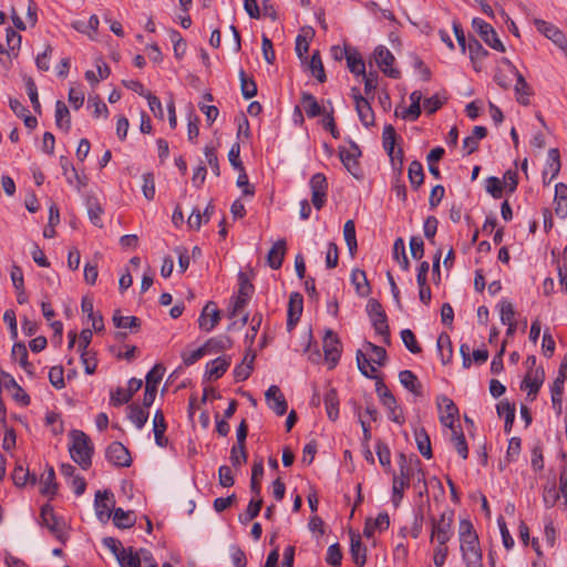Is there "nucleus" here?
<instances>
[{
	"label": "nucleus",
	"mask_w": 567,
	"mask_h": 567,
	"mask_svg": "<svg viewBox=\"0 0 567 567\" xmlns=\"http://www.w3.org/2000/svg\"><path fill=\"white\" fill-rule=\"evenodd\" d=\"M458 536L463 559L467 567H483L482 550L478 536L468 519H461Z\"/></svg>",
	"instance_id": "1"
},
{
	"label": "nucleus",
	"mask_w": 567,
	"mask_h": 567,
	"mask_svg": "<svg viewBox=\"0 0 567 567\" xmlns=\"http://www.w3.org/2000/svg\"><path fill=\"white\" fill-rule=\"evenodd\" d=\"M69 437V452L72 460L83 470H87L92 464V455L94 452L91 439L80 430H72Z\"/></svg>",
	"instance_id": "2"
},
{
	"label": "nucleus",
	"mask_w": 567,
	"mask_h": 567,
	"mask_svg": "<svg viewBox=\"0 0 567 567\" xmlns=\"http://www.w3.org/2000/svg\"><path fill=\"white\" fill-rule=\"evenodd\" d=\"M431 543L447 544L454 535V512L444 511L439 517H430Z\"/></svg>",
	"instance_id": "3"
},
{
	"label": "nucleus",
	"mask_w": 567,
	"mask_h": 567,
	"mask_svg": "<svg viewBox=\"0 0 567 567\" xmlns=\"http://www.w3.org/2000/svg\"><path fill=\"white\" fill-rule=\"evenodd\" d=\"M367 312L370 320L375 329V332L380 334L386 342L390 337L386 315L377 299H370L367 303Z\"/></svg>",
	"instance_id": "4"
},
{
	"label": "nucleus",
	"mask_w": 567,
	"mask_h": 567,
	"mask_svg": "<svg viewBox=\"0 0 567 567\" xmlns=\"http://www.w3.org/2000/svg\"><path fill=\"white\" fill-rule=\"evenodd\" d=\"M361 156V150L353 142L350 141V150L339 147V157L347 171L357 179L362 178V171L358 158Z\"/></svg>",
	"instance_id": "5"
},
{
	"label": "nucleus",
	"mask_w": 567,
	"mask_h": 567,
	"mask_svg": "<svg viewBox=\"0 0 567 567\" xmlns=\"http://www.w3.org/2000/svg\"><path fill=\"white\" fill-rule=\"evenodd\" d=\"M473 29L478 33L481 39L492 49L498 52H505V47L499 40L495 29L481 18H474L472 21Z\"/></svg>",
	"instance_id": "6"
},
{
	"label": "nucleus",
	"mask_w": 567,
	"mask_h": 567,
	"mask_svg": "<svg viewBox=\"0 0 567 567\" xmlns=\"http://www.w3.org/2000/svg\"><path fill=\"white\" fill-rule=\"evenodd\" d=\"M309 185L311 189V203L316 209L320 210L327 202V177L322 173H317L310 178Z\"/></svg>",
	"instance_id": "7"
},
{
	"label": "nucleus",
	"mask_w": 567,
	"mask_h": 567,
	"mask_svg": "<svg viewBox=\"0 0 567 567\" xmlns=\"http://www.w3.org/2000/svg\"><path fill=\"white\" fill-rule=\"evenodd\" d=\"M373 55L378 66L385 75L391 79H399L401 76V72L398 69L392 68L395 58L386 47H377Z\"/></svg>",
	"instance_id": "8"
},
{
	"label": "nucleus",
	"mask_w": 567,
	"mask_h": 567,
	"mask_svg": "<svg viewBox=\"0 0 567 567\" xmlns=\"http://www.w3.org/2000/svg\"><path fill=\"white\" fill-rule=\"evenodd\" d=\"M351 94L354 100L355 111L361 123L365 127H370L374 125V112L371 107L370 101L368 97L361 95L360 90L358 87L351 89Z\"/></svg>",
	"instance_id": "9"
},
{
	"label": "nucleus",
	"mask_w": 567,
	"mask_h": 567,
	"mask_svg": "<svg viewBox=\"0 0 567 567\" xmlns=\"http://www.w3.org/2000/svg\"><path fill=\"white\" fill-rule=\"evenodd\" d=\"M436 403L440 410V422L442 425L449 427L450 430L455 429L456 426L454 423L458 417L457 406L446 395L439 396Z\"/></svg>",
	"instance_id": "10"
},
{
	"label": "nucleus",
	"mask_w": 567,
	"mask_h": 567,
	"mask_svg": "<svg viewBox=\"0 0 567 567\" xmlns=\"http://www.w3.org/2000/svg\"><path fill=\"white\" fill-rule=\"evenodd\" d=\"M114 503V495L112 492L107 489L96 492L94 507L96 516L101 522H107L111 518Z\"/></svg>",
	"instance_id": "11"
},
{
	"label": "nucleus",
	"mask_w": 567,
	"mask_h": 567,
	"mask_svg": "<svg viewBox=\"0 0 567 567\" xmlns=\"http://www.w3.org/2000/svg\"><path fill=\"white\" fill-rule=\"evenodd\" d=\"M503 63H505L509 68L512 74L516 78L515 93L517 95V102L525 106L528 105L529 96L532 95V89L529 84L526 82L525 78L519 73L516 66L508 59L504 58Z\"/></svg>",
	"instance_id": "12"
},
{
	"label": "nucleus",
	"mask_w": 567,
	"mask_h": 567,
	"mask_svg": "<svg viewBox=\"0 0 567 567\" xmlns=\"http://www.w3.org/2000/svg\"><path fill=\"white\" fill-rule=\"evenodd\" d=\"M220 319L221 316L217 305L213 301H209L205 305L200 312L198 318V327L202 331L210 332L219 323Z\"/></svg>",
	"instance_id": "13"
},
{
	"label": "nucleus",
	"mask_w": 567,
	"mask_h": 567,
	"mask_svg": "<svg viewBox=\"0 0 567 567\" xmlns=\"http://www.w3.org/2000/svg\"><path fill=\"white\" fill-rule=\"evenodd\" d=\"M324 359L329 364V369H333L341 355L340 341L336 333L328 330L323 338Z\"/></svg>",
	"instance_id": "14"
},
{
	"label": "nucleus",
	"mask_w": 567,
	"mask_h": 567,
	"mask_svg": "<svg viewBox=\"0 0 567 567\" xmlns=\"http://www.w3.org/2000/svg\"><path fill=\"white\" fill-rule=\"evenodd\" d=\"M105 456L115 466L127 467L132 463L128 450L120 442L111 443L106 449Z\"/></svg>",
	"instance_id": "15"
},
{
	"label": "nucleus",
	"mask_w": 567,
	"mask_h": 567,
	"mask_svg": "<svg viewBox=\"0 0 567 567\" xmlns=\"http://www.w3.org/2000/svg\"><path fill=\"white\" fill-rule=\"evenodd\" d=\"M42 524L60 540H63L64 522L58 518L50 505H43L41 508Z\"/></svg>",
	"instance_id": "16"
},
{
	"label": "nucleus",
	"mask_w": 567,
	"mask_h": 567,
	"mask_svg": "<svg viewBox=\"0 0 567 567\" xmlns=\"http://www.w3.org/2000/svg\"><path fill=\"white\" fill-rule=\"evenodd\" d=\"M545 380V371L543 368H536L535 370L527 371L520 388L527 390V395L534 400Z\"/></svg>",
	"instance_id": "17"
},
{
	"label": "nucleus",
	"mask_w": 567,
	"mask_h": 567,
	"mask_svg": "<svg viewBox=\"0 0 567 567\" xmlns=\"http://www.w3.org/2000/svg\"><path fill=\"white\" fill-rule=\"evenodd\" d=\"M266 402L268 406L277 414L284 415L287 412L288 404L281 393L279 386L270 385L265 393Z\"/></svg>",
	"instance_id": "18"
},
{
	"label": "nucleus",
	"mask_w": 567,
	"mask_h": 567,
	"mask_svg": "<svg viewBox=\"0 0 567 567\" xmlns=\"http://www.w3.org/2000/svg\"><path fill=\"white\" fill-rule=\"evenodd\" d=\"M534 24L538 32L549 39L555 45H561L566 40L565 33L555 24L542 19H535Z\"/></svg>",
	"instance_id": "19"
},
{
	"label": "nucleus",
	"mask_w": 567,
	"mask_h": 567,
	"mask_svg": "<svg viewBox=\"0 0 567 567\" xmlns=\"http://www.w3.org/2000/svg\"><path fill=\"white\" fill-rule=\"evenodd\" d=\"M303 310V298L300 293L293 292L289 297L287 328L291 331L299 321Z\"/></svg>",
	"instance_id": "20"
},
{
	"label": "nucleus",
	"mask_w": 567,
	"mask_h": 567,
	"mask_svg": "<svg viewBox=\"0 0 567 567\" xmlns=\"http://www.w3.org/2000/svg\"><path fill=\"white\" fill-rule=\"evenodd\" d=\"M410 484V474L409 470L405 468L403 463L400 464V476L393 477V496L392 502L395 507H398L403 498V492Z\"/></svg>",
	"instance_id": "21"
},
{
	"label": "nucleus",
	"mask_w": 567,
	"mask_h": 567,
	"mask_svg": "<svg viewBox=\"0 0 567 567\" xmlns=\"http://www.w3.org/2000/svg\"><path fill=\"white\" fill-rule=\"evenodd\" d=\"M254 291V286H240L237 296H234L229 301V316H237L244 307L247 305L248 300L251 298Z\"/></svg>",
	"instance_id": "22"
},
{
	"label": "nucleus",
	"mask_w": 567,
	"mask_h": 567,
	"mask_svg": "<svg viewBox=\"0 0 567 567\" xmlns=\"http://www.w3.org/2000/svg\"><path fill=\"white\" fill-rule=\"evenodd\" d=\"M390 526V518L386 513H380L377 518H368L363 528V535L372 537L375 532H383Z\"/></svg>",
	"instance_id": "23"
},
{
	"label": "nucleus",
	"mask_w": 567,
	"mask_h": 567,
	"mask_svg": "<svg viewBox=\"0 0 567 567\" xmlns=\"http://www.w3.org/2000/svg\"><path fill=\"white\" fill-rule=\"evenodd\" d=\"M142 549H134L133 547H126L120 551V556L116 559L121 567H142Z\"/></svg>",
	"instance_id": "24"
},
{
	"label": "nucleus",
	"mask_w": 567,
	"mask_h": 567,
	"mask_svg": "<svg viewBox=\"0 0 567 567\" xmlns=\"http://www.w3.org/2000/svg\"><path fill=\"white\" fill-rule=\"evenodd\" d=\"M167 425L164 417V414L161 410L156 411L153 417V432L155 437V443L159 447H165L168 444V440L165 436Z\"/></svg>",
	"instance_id": "25"
},
{
	"label": "nucleus",
	"mask_w": 567,
	"mask_h": 567,
	"mask_svg": "<svg viewBox=\"0 0 567 567\" xmlns=\"http://www.w3.org/2000/svg\"><path fill=\"white\" fill-rule=\"evenodd\" d=\"M230 363V357H218L206 364V373L209 379L217 380L224 375Z\"/></svg>",
	"instance_id": "26"
},
{
	"label": "nucleus",
	"mask_w": 567,
	"mask_h": 567,
	"mask_svg": "<svg viewBox=\"0 0 567 567\" xmlns=\"http://www.w3.org/2000/svg\"><path fill=\"white\" fill-rule=\"evenodd\" d=\"M466 49H468L470 59L475 71H480L481 66L478 64L488 55V51L474 37H470Z\"/></svg>",
	"instance_id": "27"
},
{
	"label": "nucleus",
	"mask_w": 567,
	"mask_h": 567,
	"mask_svg": "<svg viewBox=\"0 0 567 567\" xmlns=\"http://www.w3.org/2000/svg\"><path fill=\"white\" fill-rule=\"evenodd\" d=\"M286 249L287 244L285 239L277 240L270 248L267 256V261L272 269H278L281 267Z\"/></svg>",
	"instance_id": "28"
},
{
	"label": "nucleus",
	"mask_w": 567,
	"mask_h": 567,
	"mask_svg": "<svg viewBox=\"0 0 567 567\" xmlns=\"http://www.w3.org/2000/svg\"><path fill=\"white\" fill-rule=\"evenodd\" d=\"M112 321L117 329H128L131 332H137L141 327V320L135 316H123L120 310H115Z\"/></svg>",
	"instance_id": "29"
},
{
	"label": "nucleus",
	"mask_w": 567,
	"mask_h": 567,
	"mask_svg": "<svg viewBox=\"0 0 567 567\" xmlns=\"http://www.w3.org/2000/svg\"><path fill=\"white\" fill-rule=\"evenodd\" d=\"M40 484L41 494L50 497H53L56 494L58 485L55 483V473L52 466H48L45 472L41 475Z\"/></svg>",
	"instance_id": "30"
},
{
	"label": "nucleus",
	"mask_w": 567,
	"mask_h": 567,
	"mask_svg": "<svg viewBox=\"0 0 567 567\" xmlns=\"http://www.w3.org/2000/svg\"><path fill=\"white\" fill-rule=\"evenodd\" d=\"M203 346L207 354H213L231 348L233 341L228 336L223 334L208 339Z\"/></svg>",
	"instance_id": "31"
},
{
	"label": "nucleus",
	"mask_w": 567,
	"mask_h": 567,
	"mask_svg": "<svg viewBox=\"0 0 567 567\" xmlns=\"http://www.w3.org/2000/svg\"><path fill=\"white\" fill-rule=\"evenodd\" d=\"M350 553L353 563L358 567H363L367 560V548L362 545L359 535L351 536Z\"/></svg>",
	"instance_id": "32"
},
{
	"label": "nucleus",
	"mask_w": 567,
	"mask_h": 567,
	"mask_svg": "<svg viewBox=\"0 0 567 567\" xmlns=\"http://www.w3.org/2000/svg\"><path fill=\"white\" fill-rule=\"evenodd\" d=\"M400 383L415 395L422 394V386L417 377L410 370H403L399 373Z\"/></svg>",
	"instance_id": "33"
},
{
	"label": "nucleus",
	"mask_w": 567,
	"mask_h": 567,
	"mask_svg": "<svg viewBox=\"0 0 567 567\" xmlns=\"http://www.w3.org/2000/svg\"><path fill=\"white\" fill-rule=\"evenodd\" d=\"M437 351L443 364L451 362L453 357L452 341L447 333H441L436 342Z\"/></svg>",
	"instance_id": "34"
},
{
	"label": "nucleus",
	"mask_w": 567,
	"mask_h": 567,
	"mask_svg": "<svg viewBox=\"0 0 567 567\" xmlns=\"http://www.w3.org/2000/svg\"><path fill=\"white\" fill-rule=\"evenodd\" d=\"M55 124L64 132H69L71 128L70 111L65 103L60 100L55 103Z\"/></svg>",
	"instance_id": "35"
},
{
	"label": "nucleus",
	"mask_w": 567,
	"mask_h": 567,
	"mask_svg": "<svg viewBox=\"0 0 567 567\" xmlns=\"http://www.w3.org/2000/svg\"><path fill=\"white\" fill-rule=\"evenodd\" d=\"M408 177L413 189H419L424 183V171L421 162L412 161L409 165Z\"/></svg>",
	"instance_id": "36"
},
{
	"label": "nucleus",
	"mask_w": 567,
	"mask_h": 567,
	"mask_svg": "<svg viewBox=\"0 0 567 567\" xmlns=\"http://www.w3.org/2000/svg\"><path fill=\"white\" fill-rule=\"evenodd\" d=\"M323 402L326 405L327 415L331 421L339 417V399L334 389H328L324 393Z\"/></svg>",
	"instance_id": "37"
},
{
	"label": "nucleus",
	"mask_w": 567,
	"mask_h": 567,
	"mask_svg": "<svg viewBox=\"0 0 567 567\" xmlns=\"http://www.w3.org/2000/svg\"><path fill=\"white\" fill-rule=\"evenodd\" d=\"M301 103L308 117L313 118L323 113V107L319 105L316 97L308 92H303L301 95Z\"/></svg>",
	"instance_id": "38"
},
{
	"label": "nucleus",
	"mask_w": 567,
	"mask_h": 567,
	"mask_svg": "<svg viewBox=\"0 0 567 567\" xmlns=\"http://www.w3.org/2000/svg\"><path fill=\"white\" fill-rule=\"evenodd\" d=\"M113 522L118 528H131L135 525L136 516L132 511L125 512L122 508H116L113 512Z\"/></svg>",
	"instance_id": "39"
},
{
	"label": "nucleus",
	"mask_w": 567,
	"mask_h": 567,
	"mask_svg": "<svg viewBox=\"0 0 567 567\" xmlns=\"http://www.w3.org/2000/svg\"><path fill=\"white\" fill-rule=\"evenodd\" d=\"M451 443L453 444L457 454L463 460H466L468 456V447H467V443L465 441L464 433L461 429L455 427V429L451 430Z\"/></svg>",
	"instance_id": "40"
},
{
	"label": "nucleus",
	"mask_w": 567,
	"mask_h": 567,
	"mask_svg": "<svg viewBox=\"0 0 567 567\" xmlns=\"http://www.w3.org/2000/svg\"><path fill=\"white\" fill-rule=\"evenodd\" d=\"M264 475V462L262 458L256 460L251 470L250 489L256 497L260 496L261 485L260 481Z\"/></svg>",
	"instance_id": "41"
},
{
	"label": "nucleus",
	"mask_w": 567,
	"mask_h": 567,
	"mask_svg": "<svg viewBox=\"0 0 567 567\" xmlns=\"http://www.w3.org/2000/svg\"><path fill=\"white\" fill-rule=\"evenodd\" d=\"M347 66L354 75H364L365 64L359 52H347L346 51Z\"/></svg>",
	"instance_id": "42"
},
{
	"label": "nucleus",
	"mask_w": 567,
	"mask_h": 567,
	"mask_svg": "<svg viewBox=\"0 0 567 567\" xmlns=\"http://www.w3.org/2000/svg\"><path fill=\"white\" fill-rule=\"evenodd\" d=\"M128 419L131 420V422L138 429H143L145 423L147 422V419H148V412L146 411L145 408H142L140 405H136V404H132L128 406V414H127Z\"/></svg>",
	"instance_id": "43"
},
{
	"label": "nucleus",
	"mask_w": 567,
	"mask_h": 567,
	"mask_svg": "<svg viewBox=\"0 0 567 567\" xmlns=\"http://www.w3.org/2000/svg\"><path fill=\"white\" fill-rule=\"evenodd\" d=\"M240 90L244 99L250 100L257 95V84L252 78L247 76L246 72L240 69Z\"/></svg>",
	"instance_id": "44"
},
{
	"label": "nucleus",
	"mask_w": 567,
	"mask_h": 567,
	"mask_svg": "<svg viewBox=\"0 0 567 567\" xmlns=\"http://www.w3.org/2000/svg\"><path fill=\"white\" fill-rule=\"evenodd\" d=\"M357 362H358V368L363 375H365L367 378H370V379H377V375H375L377 369L373 367L372 361L367 355L365 351L363 352V351L359 350L357 352Z\"/></svg>",
	"instance_id": "45"
},
{
	"label": "nucleus",
	"mask_w": 567,
	"mask_h": 567,
	"mask_svg": "<svg viewBox=\"0 0 567 567\" xmlns=\"http://www.w3.org/2000/svg\"><path fill=\"white\" fill-rule=\"evenodd\" d=\"M364 351L372 361V363H375L378 365H383L385 363L386 351L384 348L375 346L371 342H367L364 346Z\"/></svg>",
	"instance_id": "46"
},
{
	"label": "nucleus",
	"mask_w": 567,
	"mask_h": 567,
	"mask_svg": "<svg viewBox=\"0 0 567 567\" xmlns=\"http://www.w3.org/2000/svg\"><path fill=\"white\" fill-rule=\"evenodd\" d=\"M393 258L402 270H408L409 259L405 251V244L402 238H396L393 244Z\"/></svg>",
	"instance_id": "47"
},
{
	"label": "nucleus",
	"mask_w": 567,
	"mask_h": 567,
	"mask_svg": "<svg viewBox=\"0 0 567 567\" xmlns=\"http://www.w3.org/2000/svg\"><path fill=\"white\" fill-rule=\"evenodd\" d=\"M415 441L417 444L419 452L426 458L432 457L431 441L424 429L415 431Z\"/></svg>",
	"instance_id": "48"
},
{
	"label": "nucleus",
	"mask_w": 567,
	"mask_h": 567,
	"mask_svg": "<svg viewBox=\"0 0 567 567\" xmlns=\"http://www.w3.org/2000/svg\"><path fill=\"white\" fill-rule=\"evenodd\" d=\"M309 69L311 71L312 75L316 76V79L320 83H323L327 80L324 68H323L319 51H316L312 53L310 62H309Z\"/></svg>",
	"instance_id": "49"
},
{
	"label": "nucleus",
	"mask_w": 567,
	"mask_h": 567,
	"mask_svg": "<svg viewBox=\"0 0 567 567\" xmlns=\"http://www.w3.org/2000/svg\"><path fill=\"white\" fill-rule=\"evenodd\" d=\"M261 506H262V498L260 496H258V497L255 496L249 502L245 514L239 515V522L243 524H246V523L250 522L251 519H254L255 517H257L259 515Z\"/></svg>",
	"instance_id": "50"
},
{
	"label": "nucleus",
	"mask_w": 567,
	"mask_h": 567,
	"mask_svg": "<svg viewBox=\"0 0 567 567\" xmlns=\"http://www.w3.org/2000/svg\"><path fill=\"white\" fill-rule=\"evenodd\" d=\"M11 355L28 373H32L31 364L28 362V350L23 343H14Z\"/></svg>",
	"instance_id": "51"
},
{
	"label": "nucleus",
	"mask_w": 567,
	"mask_h": 567,
	"mask_svg": "<svg viewBox=\"0 0 567 567\" xmlns=\"http://www.w3.org/2000/svg\"><path fill=\"white\" fill-rule=\"evenodd\" d=\"M343 236L350 254H353L358 248V244L355 237V225L352 219L346 221L343 226Z\"/></svg>",
	"instance_id": "52"
},
{
	"label": "nucleus",
	"mask_w": 567,
	"mask_h": 567,
	"mask_svg": "<svg viewBox=\"0 0 567 567\" xmlns=\"http://www.w3.org/2000/svg\"><path fill=\"white\" fill-rule=\"evenodd\" d=\"M12 481L16 486H24L28 482L31 484L35 483V476L30 475L29 471L24 468L22 465H17L12 473Z\"/></svg>",
	"instance_id": "53"
},
{
	"label": "nucleus",
	"mask_w": 567,
	"mask_h": 567,
	"mask_svg": "<svg viewBox=\"0 0 567 567\" xmlns=\"http://www.w3.org/2000/svg\"><path fill=\"white\" fill-rule=\"evenodd\" d=\"M87 213L90 220L94 226L102 227V219L101 215L103 214V209L100 205V203L95 198H89L87 199Z\"/></svg>",
	"instance_id": "54"
},
{
	"label": "nucleus",
	"mask_w": 567,
	"mask_h": 567,
	"mask_svg": "<svg viewBox=\"0 0 567 567\" xmlns=\"http://www.w3.org/2000/svg\"><path fill=\"white\" fill-rule=\"evenodd\" d=\"M497 413L505 420V426L511 427L515 419V406L507 401H501L497 404Z\"/></svg>",
	"instance_id": "55"
},
{
	"label": "nucleus",
	"mask_w": 567,
	"mask_h": 567,
	"mask_svg": "<svg viewBox=\"0 0 567 567\" xmlns=\"http://www.w3.org/2000/svg\"><path fill=\"white\" fill-rule=\"evenodd\" d=\"M165 373V368L163 364H155L151 371L146 374V385L151 386L152 389L157 390V385L162 381Z\"/></svg>",
	"instance_id": "56"
},
{
	"label": "nucleus",
	"mask_w": 567,
	"mask_h": 567,
	"mask_svg": "<svg viewBox=\"0 0 567 567\" xmlns=\"http://www.w3.org/2000/svg\"><path fill=\"white\" fill-rule=\"evenodd\" d=\"M544 504L547 508H551L559 503L561 498L559 491L555 484L545 486L543 494Z\"/></svg>",
	"instance_id": "57"
},
{
	"label": "nucleus",
	"mask_w": 567,
	"mask_h": 567,
	"mask_svg": "<svg viewBox=\"0 0 567 567\" xmlns=\"http://www.w3.org/2000/svg\"><path fill=\"white\" fill-rule=\"evenodd\" d=\"M207 353L205 351V348H204V346H202L197 349L184 350L181 353V357H182L183 363L186 367H189V365H193L194 363H196L198 360H200Z\"/></svg>",
	"instance_id": "58"
},
{
	"label": "nucleus",
	"mask_w": 567,
	"mask_h": 567,
	"mask_svg": "<svg viewBox=\"0 0 567 567\" xmlns=\"http://www.w3.org/2000/svg\"><path fill=\"white\" fill-rule=\"evenodd\" d=\"M142 178H143V185H142L143 195L147 200H153L154 196H155L154 174L151 172L144 173Z\"/></svg>",
	"instance_id": "59"
},
{
	"label": "nucleus",
	"mask_w": 567,
	"mask_h": 567,
	"mask_svg": "<svg viewBox=\"0 0 567 567\" xmlns=\"http://www.w3.org/2000/svg\"><path fill=\"white\" fill-rule=\"evenodd\" d=\"M401 339L406 347V349L412 353H420L422 351L421 347L416 341V337L410 329H404L401 331Z\"/></svg>",
	"instance_id": "60"
},
{
	"label": "nucleus",
	"mask_w": 567,
	"mask_h": 567,
	"mask_svg": "<svg viewBox=\"0 0 567 567\" xmlns=\"http://www.w3.org/2000/svg\"><path fill=\"white\" fill-rule=\"evenodd\" d=\"M502 323L515 321V310L513 303L507 299H502L498 303Z\"/></svg>",
	"instance_id": "61"
},
{
	"label": "nucleus",
	"mask_w": 567,
	"mask_h": 567,
	"mask_svg": "<svg viewBox=\"0 0 567 567\" xmlns=\"http://www.w3.org/2000/svg\"><path fill=\"white\" fill-rule=\"evenodd\" d=\"M548 169L551 172L550 181L554 179L560 171V156L558 148H550L548 151Z\"/></svg>",
	"instance_id": "62"
},
{
	"label": "nucleus",
	"mask_w": 567,
	"mask_h": 567,
	"mask_svg": "<svg viewBox=\"0 0 567 567\" xmlns=\"http://www.w3.org/2000/svg\"><path fill=\"white\" fill-rule=\"evenodd\" d=\"M230 461H231V464L235 467H238V466L243 465L244 463H246V461H247V453H246L245 445H239L237 443L236 445H234L231 447Z\"/></svg>",
	"instance_id": "63"
},
{
	"label": "nucleus",
	"mask_w": 567,
	"mask_h": 567,
	"mask_svg": "<svg viewBox=\"0 0 567 567\" xmlns=\"http://www.w3.org/2000/svg\"><path fill=\"white\" fill-rule=\"evenodd\" d=\"M81 360L87 374H93L96 370L97 361L95 354L90 350H80Z\"/></svg>",
	"instance_id": "64"
}]
</instances>
